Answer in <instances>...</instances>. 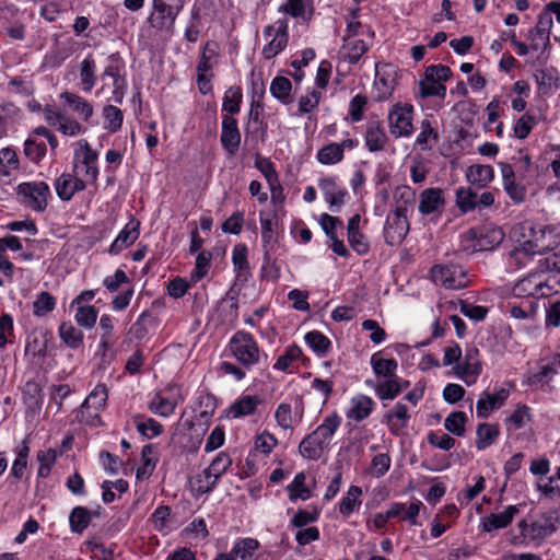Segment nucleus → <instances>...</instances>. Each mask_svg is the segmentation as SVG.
<instances>
[{
  "mask_svg": "<svg viewBox=\"0 0 560 560\" xmlns=\"http://www.w3.org/2000/svg\"><path fill=\"white\" fill-rule=\"evenodd\" d=\"M304 339L307 346L319 357L325 355L331 346L330 340L317 330L307 332Z\"/></svg>",
  "mask_w": 560,
  "mask_h": 560,
  "instance_id": "obj_38",
  "label": "nucleus"
},
{
  "mask_svg": "<svg viewBox=\"0 0 560 560\" xmlns=\"http://www.w3.org/2000/svg\"><path fill=\"white\" fill-rule=\"evenodd\" d=\"M365 145L370 152H378L385 149L388 138L380 120H370L366 124Z\"/></svg>",
  "mask_w": 560,
  "mask_h": 560,
  "instance_id": "obj_17",
  "label": "nucleus"
},
{
  "mask_svg": "<svg viewBox=\"0 0 560 560\" xmlns=\"http://www.w3.org/2000/svg\"><path fill=\"white\" fill-rule=\"evenodd\" d=\"M340 424L341 417L337 412H332L323 420V423L318 425L314 432L317 433V436H319L328 446Z\"/></svg>",
  "mask_w": 560,
  "mask_h": 560,
  "instance_id": "obj_31",
  "label": "nucleus"
},
{
  "mask_svg": "<svg viewBox=\"0 0 560 560\" xmlns=\"http://www.w3.org/2000/svg\"><path fill=\"white\" fill-rule=\"evenodd\" d=\"M153 8L158 13L156 18H150L153 27L158 30L164 28L167 20H170V25H173L177 16V11H174L172 5L165 3L163 0H153Z\"/></svg>",
  "mask_w": 560,
  "mask_h": 560,
  "instance_id": "obj_23",
  "label": "nucleus"
},
{
  "mask_svg": "<svg viewBox=\"0 0 560 560\" xmlns=\"http://www.w3.org/2000/svg\"><path fill=\"white\" fill-rule=\"evenodd\" d=\"M413 106L411 104H395L388 114L390 133L396 137H409L413 131Z\"/></svg>",
  "mask_w": 560,
  "mask_h": 560,
  "instance_id": "obj_6",
  "label": "nucleus"
},
{
  "mask_svg": "<svg viewBox=\"0 0 560 560\" xmlns=\"http://www.w3.org/2000/svg\"><path fill=\"white\" fill-rule=\"evenodd\" d=\"M95 68L96 65L91 55L84 58L80 63V83L82 91L85 93L91 92L96 83Z\"/></svg>",
  "mask_w": 560,
  "mask_h": 560,
  "instance_id": "obj_27",
  "label": "nucleus"
},
{
  "mask_svg": "<svg viewBox=\"0 0 560 560\" xmlns=\"http://www.w3.org/2000/svg\"><path fill=\"white\" fill-rule=\"evenodd\" d=\"M107 397L108 396L106 386L104 384H98L85 398V400L82 404V408H92L97 411L106 405Z\"/></svg>",
  "mask_w": 560,
  "mask_h": 560,
  "instance_id": "obj_43",
  "label": "nucleus"
},
{
  "mask_svg": "<svg viewBox=\"0 0 560 560\" xmlns=\"http://www.w3.org/2000/svg\"><path fill=\"white\" fill-rule=\"evenodd\" d=\"M466 177L471 185L483 188L493 179L494 172L490 165L474 164L468 167Z\"/></svg>",
  "mask_w": 560,
  "mask_h": 560,
  "instance_id": "obj_21",
  "label": "nucleus"
},
{
  "mask_svg": "<svg viewBox=\"0 0 560 560\" xmlns=\"http://www.w3.org/2000/svg\"><path fill=\"white\" fill-rule=\"evenodd\" d=\"M535 125L536 118L529 113H525L514 125V136L521 140L527 138Z\"/></svg>",
  "mask_w": 560,
  "mask_h": 560,
  "instance_id": "obj_55",
  "label": "nucleus"
},
{
  "mask_svg": "<svg viewBox=\"0 0 560 560\" xmlns=\"http://www.w3.org/2000/svg\"><path fill=\"white\" fill-rule=\"evenodd\" d=\"M140 235V221L131 217L129 222L119 232L112 243L108 252L110 255H118L125 248L131 246Z\"/></svg>",
  "mask_w": 560,
  "mask_h": 560,
  "instance_id": "obj_11",
  "label": "nucleus"
},
{
  "mask_svg": "<svg viewBox=\"0 0 560 560\" xmlns=\"http://www.w3.org/2000/svg\"><path fill=\"white\" fill-rule=\"evenodd\" d=\"M260 399L257 396L245 395L234 401L230 408L229 413L232 418H241L255 413Z\"/></svg>",
  "mask_w": 560,
  "mask_h": 560,
  "instance_id": "obj_25",
  "label": "nucleus"
},
{
  "mask_svg": "<svg viewBox=\"0 0 560 560\" xmlns=\"http://www.w3.org/2000/svg\"><path fill=\"white\" fill-rule=\"evenodd\" d=\"M24 155L35 164H38L47 152L45 142H37L32 137H28L24 142Z\"/></svg>",
  "mask_w": 560,
  "mask_h": 560,
  "instance_id": "obj_46",
  "label": "nucleus"
},
{
  "mask_svg": "<svg viewBox=\"0 0 560 560\" xmlns=\"http://www.w3.org/2000/svg\"><path fill=\"white\" fill-rule=\"evenodd\" d=\"M466 413L463 411H453L444 420V428L456 436L465 435Z\"/></svg>",
  "mask_w": 560,
  "mask_h": 560,
  "instance_id": "obj_45",
  "label": "nucleus"
},
{
  "mask_svg": "<svg viewBox=\"0 0 560 560\" xmlns=\"http://www.w3.org/2000/svg\"><path fill=\"white\" fill-rule=\"evenodd\" d=\"M232 261L234 269L238 272V277H247L249 265L247 261V248L245 245H236L233 249Z\"/></svg>",
  "mask_w": 560,
  "mask_h": 560,
  "instance_id": "obj_51",
  "label": "nucleus"
},
{
  "mask_svg": "<svg viewBox=\"0 0 560 560\" xmlns=\"http://www.w3.org/2000/svg\"><path fill=\"white\" fill-rule=\"evenodd\" d=\"M413 195L415 194L411 192L408 187L396 189L395 197L399 196V198H406V200L404 205L396 207V209L386 218L384 225V238L386 244L390 246L398 245L408 234L409 222L407 220V202H410Z\"/></svg>",
  "mask_w": 560,
  "mask_h": 560,
  "instance_id": "obj_1",
  "label": "nucleus"
},
{
  "mask_svg": "<svg viewBox=\"0 0 560 560\" xmlns=\"http://www.w3.org/2000/svg\"><path fill=\"white\" fill-rule=\"evenodd\" d=\"M509 397V390L501 388L495 394L483 392L482 396L477 400L476 413L478 418H488L493 409L504 405Z\"/></svg>",
  "mask_w": 560,
  "mask_h": 560,
  "instance_id": "obj_16",
  "label": "nucleus"
},
{
  "mask_svg": "<svg viewBox=\"0 0 560 560\" xmlns=\"http://www.w3.org/2000/svg\"><path fill=\"white\" fill-rule=\"evenodd\" d=\"M476 434V447L482 451L495 442L500 434V429L498 424L483 422L478 424Z\"/></svg>",
  "mask_w": 560,
  "mask_h": 560,
  "instance_id": "obj_26",
  "label": "nucleus"
},
{
  "mask_svg": "<svg viewBox=\"0 0 560 560\" xmlns=\"http://www.w3.org/2000/svg\"><path fill=\"white\" fill-rule=\"evenodd\" d=\"M59 337L71 349H78L83 345V332L71 323H62L59 326Z\"/></svg>",
  "mask_w": 560,
  "mask_h": 560,
  "instance_id": "obj_32",
  "label": "nucleus"
},
{
  "mask_svg": "<svg viewBox=\"0 0 560 560\" xmlns=\"http://www.w3.org/2000/svg\"><path fill=\"white\" fill-rule=\"evenodd\" d=\"M103 117L105 120L104 128L112 133L117 132L122 125V112L114 105H105L103 108Z\"/></svg>",
  "mask_w": 560,
  "mask_h": 560,
  "instance_id": "obj_40",
  "label": "nucleus"
},
{
  "mask_svg": "<svg viewBox=\"0 0 560 560\" xmlns=\"http://www.w3.org/2000/svg\"><path fill=\"white\" fill-rule=\"evenodd\" d=\"M305 474L298 472L293 481L287 487L289 491V499L295 501L296 499L307 500L311 497V491L305 487Z\"/></svg>",
  "mask_w": 560,
  "mask_h": 560,
  "instance_id": "obj_44",
  "label": "nucleus"
},
{
  "mask_svg": "<svg viewBox=\"0 0 560 560\" xmlns=\"http://www.w3.org/2000/svg\"><path fill=\"white\" fill-rule=\"evenodd\" d=\"M504 232L494 225L471 228L463 235L464 240L475 242L472 250H492L504 240Z\"/></svg>",
  "mask_w": 560,
  "mask_h": 560,
  "instance_id": "obj_3",
  "label": "nucleus"
},
{
  "mask_svg": "<svg viewBox=\"0 0 560 560\" xmlns=\"http://www.w3.org/2000/svg\"><path fill=\"white\" fill-rule=\"evenodd\" d=\"M232 459L231 457L221 452L215 456V458L211 462L210 466L207 467V472H212L213 477L220 478L222 474H224L228 468L231 466Z\"/></svg>",
  "mask_w": 560,
  "mask_h": 560,
  "instance_id": "obj_59",
  "label": "nucleus"
},
{
  "mask_svg": "<svg viewBox=\"0 0 560 560\" xmlns=\"http://www.w3.org/2000/svg\"><path fill=\"white\" fill-rule=\"evenodd\" d=\"M445 207L443 190L438 187L427 188L420 194L419 211L423 215L441 214Z\"/></svg>",
  "mask_w": 560,
  "mask_h": 560,
  "instance_id": "obj_13",
  "label": "nucleus"
},
{
  "mask_svg": "<svg viewBox=\"0 0 560 560\" xmlns=\"http://www.w3.org/2000/svg\"><path fill=\"white\" fill-rule=\"evenodd\" d=\"M368 104V98L365 95L357 94L349 104V116L351 121L358 122L362 120L364 108Z\"/></svg>",
  "mask_w": 560,
  "mask_h": 560,
  "instance_id": "obj_60",
  "label": "nucleus"
},
{
  "mask_svg": "<svg viewBox=\"0 0 560 560\" xmlns=\"http://www.w3.org/2000/svg\"><path fill=\"white\" fill-rule=\"evenodd\" d=\"M69 522L71 530L81 534L91 522V513L86 508L75 506L70 513Z\"/></svg>",
  "mask_w": 560,
  "mask_h": 560,
  "instance_id": "obj_41",
  "label": "nucleus"
},
{
  "mask_svg": "<svg viewBox=\"0 0 560 560\" xmlns=\"http://www.w3.org/2000/svg\"><path fill=\"white\" fill-rule=\"evenodd\" d=\"M79 148L74 151V160L83 167L84 176L92 183H95L98 176L96 162L98 154L92 150L89 142L84 139L78 142Z\"/></svg>",
  "mask_w": 560,
  "mask_h": 560,
  "instance_id": "obj_10",
  "label": "nucleus"
},
{
  "mask_svg": "<svg viewBox=\"0 0 560 560\" xmlns=\"http://www.w3.org/2000/svg\"><path fill=\"white\" fill-rule=\"evenodd\" d=\"M22 203L34 211L43 212L47 208L50 188L45 182L22 183L16 188Z\"/></svg>",
  "mask_w": 560,
  "mask_h": 560,
  "instance_id": "obj_4",
  "label": "nucleus"
},
{
  "mask_svg": "<svg viewBox=\"0 0 560 560\" xmlns=\"http://www.w3.org/2000/svg\"><path fill=\"white\" fill-rule=\"evenodd\" d=\"M198 405L200 408H203L199 412V417L203 419L205 422L207 423L213 416L214 410L217 408V398L209 393L202 394L198 398Z\"/></svg>",
  "mask_w": 560,
  "mask_h": 560,
  "instance_id": "obj_58",
  "label": "nucleus"
},
{
  "mask_svg": "<svg viewBox=\"0 0 560 560\" xmlns=\"http://www.w3.org/2000/svg\"><path fill=\"white\" fill-rule=\"evenodd\" d=\"M526 421H530L529 407L522 404H518L514 412L505 419L506 425L514 430L523 428Z\"/></svg>",
  "mask_w": 560,
  "mask_h": 560,
  "instance_id": "obj_53",
  "label": "nucleus"
},
{
  "mask_svg": "<svg viewBox=\"0 0 560 560\" xmlns=\"http://www.w3.org/2000/svg\"><path fill=\"white\" fill-rule=\"evenodd\" d=\"M58 197L62 201H69L72 198V175L62 174L55 183Z\"/></svg>",
  "mask_w": 560,
  "mask_h": 560,
  "instance_id": "obj_62",
  "label": "nucleus"
},
{
  "mask_svg": "<svg viewBox=\"0 0 560 560\" xmlns=\"http://www.w3.org/2000/svg\"><path fill=\"white\" fill-rule=\"evenodd\" d=\"M542 238L544 237H541L539 234H537V236H535L534 238H529V240L525 241L521 246V250L524 252L528 256H533L535 254L544 255L547 252L553 249L555 246L557 245L556 243H553V245H551V244L545 245L541 242ZM518 252H520V249H515L511 253V255L514 256Z\"/></svg>",
  "mask_w": 560,
  "mask_h": 560,
  "instance_id": "obj_39",
  "label": "nucleus"
},
{
  "mask_svg": "<svg viewBox=\"0 0 560 560\" xmlns=\"http://www.w3.org/2000/svg\"><path fill=\"white\" fill-rule=\"evenodd\" d=\"M558 368H560V353L555 354L549 363L541 365L538 372L530 374L528 384L530 386L547 384L558 373Z\"/></svg>",
  "mask_w": 560,
  "mask_h": 560,
  "instance_id": "obj_22",
  "label": "nucleus"
},
{
  "mask_svg": "<svg viewBox=\"0 0 560 560\" xmlns=\"http://www.w3.org/2000/svg\"><path fill=\"white\" fill-rule=\"evenodd\" d=\"M536 83L544 94H548L553 88H558V70L555 67L536 70Z\"/></svg>",
  "mask_w": 560,
  "mask_h": 560,
  "instance_id": "obj_30",
  "label": "nucleus"
},
{
  "mask_svg": "<svg viewBox=\"0 0 560 560\" xmlns=\"http://www.w3.org/2000/svg\"><path fill=\"white\" fill-rule=\"evenodd\" d=\"M318 187L322 189L325 201L329 205L332 212H338L345 203L348 195L345 188H338L335 178L324 177L318 180Z\"/></svg>",
  "mask_w": 560,
  "mask_h": 560,
  "instance_id": "obj_14",
  "label": "nucleus"
},
{
  "mask_svg": "<svg viewBox=\"0 0 560 560\" xmlns=\"http://www.w3.org/2000/svg\"><path fill=\"white\" fill-rule=\"evenodd\" d=\"M289 39L273 35V37L262 48V57L267 60L275 58L279 52H281L288 45Z\"/></svg>",
  "mask_w": 560,
  "mask_h": 560,
  "instance_id": "obj_57",
  "label": "nucleus"
},
{
  "mask_svg": "<svg viewBox=\"0 0 560 560\" xmlns=\"http://www.w3.org/2000/svg\"><path fill=\"white\" fill-rule=\"evenodd\" d=\"M243 100L242 89L238 86H231L225 92L222 103V109L228 113L226 116H232L240 113L241 103Z\"/></svg>",
  "mask_w": 560,
  "mask_h": 560,
  "instance_id": "obj_34",
  "label": "nucleus"
},
{
  "mask_svg": "<svg viewBox=\"0 0 560 560\" xmlns=\"http://www.w3.org/2000/svg\"><path fill=\"white\" fill-rule=\"evenodd\" d=\"M478 357L479 350L476 347L467 348L464 361L453 368L454 373L463 378L468 386L475 384L481 374L482 365Z\"/></svg>",
  "mask_w": 560,
  "mask_h": 560,
  "instance_id": "obj_8",
  "label": "nucleus"
},
{
  "mask_svg": "<svg viewBox=\"0 0 560 560\" xmlns=\"http://www.w3.org/2000/svg\"><path fill=\"white\" fill-rule=\"evenodd\" d=\"M456 206L463 213L477 209V192L470 187L456 189Z\"/></svg>",
  "mask_w": 560,
  "mask_h": 560,
  "instance_id": "obj_36",
  "label": "nucleus"
},
{
  "mask_svg": "<svg viewBox=\"0 0 560 560\" xmlns=\"http://www.w3.org/2000/svg\"><path fill=\"white\" fill-rule=\"evenodd\" d=\"M259 542L254 538H244L238 540L232 548L234 558L240 557L242 560H247L258 549Z\"/></svg>",
  "mask_w": 560,
  "mask_h": 560,
  "instance_id": "obj_50",
  "label": "nucleus"
},
{
  "mask_svg": "<svg viewBox=\"0 0 560 560\" xmlns=\"http://www.w3.org/2000/svg\"><path fill=\"white\" fill-rule=\"evenodd\" d=\"M371 365L375 375L385 378L395 376L398 368V363L395 359H384L381 358L378 353H374L371 357Z\"/></svg>",
  "mask_w": 560,
  "mask_h": 560,
  "instance_id": "obj_33",
  "label": "nucleus"
},
{
  "mask_svg": "<svg viewBox=\"0 0 560 560\" xmlns=\"http://www.w3.org/2000/svg\"><path fill=\"white\" fill-rule=\"evenodd\" d=\"M327 447V444L313 431L300 442L299 452L306 459L317 460Z\"/></svg>",
  "mask_w": 560,
  "mask_h": 560,
  "instance_id": "obj_19",
  "label": "nucleus"
},
{
  "mask_svg": "<svg viewBox=\"0 0 560 560\" xmlns=\"http://www.w3.org/2000/svg\"><path fill=\"white\" fill-rule=\"evenodd\" d=\"M133 422L138 432L147 439H153L163 432V425L153 418L143 420L142 416L136 415Z\"/></svg>",
  "mask_w": 560,
  "mask_h": 560,
  "instance_id": "obj_35",
  "label": "nucleus"
},
{
  "mask_svg": "<svg viewBox=\"0 0 560 560\" xmlns=\"http://www.w3.org/2000/svg\"><path fill=\"white\" fill-rule=\"evenodd\" d=\"M56 299L47 291L40 292L33 302V313L35 316L42 317L54 311Z\"/></svg>",
  "mask_w": 560,
  "mask_h": 560,
  "instance_id": "obj_47",
  "label": "nucleus"
},
{
  "mask_svg": "<svg viewBox=\"0 0 560 560\" xmlns=\"http://www.w3.org/2000/svg\"><path fill=\"white\" fill-rule=\"evenodd\" d=\"M557 517L552 514H541L535 518L530 524L525 520L518 522L521 535L530 540H541L557 530Z\"/></svg>",
  "mask_w": 560,
  "mask_h": 560,
  "instance_id": "obj_7",
  "label": "nucleus"
},
{
  "mask_svg": "<svg viewBox=\"0 0 560 560\" xmlns=\"http://www.w3.org/2000/svg\"><path fill=\"white\" fill-rule=\"evenodd\" d=\"M430 277L434 283L446 289H464L467 287L465 280L466 271L458 265H434L430 269Z\"/></svg>",
  "mask_w": 560,
  "mask_h": 560,
  "instance_id": "obj_5",
  "label": "nucleus"
},
{
  "mask_svg": "<svg viewBox=\"0 0 560 560\" xmlns=\"http://www.w3.org/2000/svg\"><path fill=\"white\" fill-rule=\"evenodd\" d=\"M60 97L66 102V104L71 107L73 112L81 115L84 120H89L93 115V106L90 102H88L82 96L72 93V92H63L60 94Z\"/></svg>",
  "mask_w": 560,
  "mask_h": 560,
  "instance_id": "obj_24",
  "label": "nucleus"
},
{
  "mask_svg": "<svg viewBox=\"0 0 560 560\" xmlns=\"http://www.w3.org/2000/svg\"><path fill=\"white\" fill-rule=\"evenodd\" d=\"M362 494V489L358 486H351L347 492V495L342 498L339 504V512L343 516H349L361 505L360 497Z\"/></svg>",
  "mask_w": 560,
  "mask_h": 560,
  "instance_id": "obj_37",
  "label": "nucleus"
},
{
  "mask_svg": "<svg viewBox=\"0 0 560 560\" xmlns=\"http://www.w3.org/2000/svg\"><path fill=\"white\" fill-rule=\"evenodd\" d=\"M375 393L381 400L395 399L401 393L400 377L395 375L376 384Z\"/></svg>",
  "mask_w": 560,
  "mask_h": 560,
  "instance_id": "obj_29",
  "label": "nucleus"
},
{
  "mask_svg": "<svg viewBox=\"0 0 560 560\" xmlns=\"http://www.w3.org/2000/svg\"><path fill=\"white\" fill-rule=\"evenodd\" d=\"M419 94L422 98L436 96L442 100L446 96V86L443 83H422L419 82Z\"/></svg>",
  "mask_w": 560,
  "mask_h": 560,
  "instance_id": "obj_61",
  "label": "nucleus"
},
{
  "mask_svg": "<svg viewBox=\"0 0 560 560\" xmlns=\"http://www.w3.org/2000/svg\"><path fill=\"white\" fill-rule=\"evenodd\" d=\"M149 408L155 415L161 417H168L174 412L176 408V401L156 394L151 400Z\"/></svg>",
  "mask_w": 560,
  "mask_h": 560,
  "instance_id": "obj_49",
  "label": "nucleus"
},
{
  "mask_svg": "<svg viewBox=\"0 0 560 560\" xmlns=\"http://www.w3.org/2000/svg\"><path fill=\"white\" fill-rule=\"evenodd\" d=\"M97 316L98 311L94 306L80 305L77 308L74 317L79 326L84 327L86 329H91L94 327Z\"/></svg>",
  "mask_w": 560,
  "mask_h": 560,
  "instance_id": "obj_48",
  "label": "nucleus"
},
{
  "mask_svg": "<svg viewBox=\"0 0 560 560\" xmlns=\"http://www.w3.org/2000/svg\"><path fill=\"white\" fill-rule=\"evenodd\" d=\"M230 350L245 369H250L260 361L259 347L249 332L243 330L235 332L230 340Z\"/></svg>",
  "mask_w": 560,
  "mask_h": 560,
  "instance_id": "obj_2",
  "label": "nucleus"
},
{
  "mask_svg": "<svg viewBox=\"0 0 560 560\" xmlns=\"http://www.w3.org/2000/svg\"><path fill=\"white\" fill-rule=\"evenodd\" d=\"M291 91L292 83L288 78L278 75L271 81V95L284 105H288L292 102Z\"/></svg>",
  "mask_w": 560,
  "mask_h": 560,
  "instance_id": "obj_28",
  "label": "nucleus"
},
{
  "mask_svg": "<svg viewBox=\"0 0 560 560\" xmlns=\"http://www.w3.org/2000/svg\"><path fill=\"white\" fill-rule=\"evenodd\" d=\"M241 131L237 119L232 116H223L221 124L220 142L229 155H235L241 144Z\"/></svg>",
  "mask_w": 560,
  "mask_h": 560,
  "instance_id": "obj_9",
  "label": "nucleus"
},
{
  "mask_svg": "<svg viewBox=\"0 0 560 560\" xmlns=\"http://www.w3.org/2000/svg\"><path fill=\"white\" fill-rule=\"evenodd\" d=\"M261 225V241L264 248V262L270 264L271 253L275 252L278 245L277 226L278 223L270 218H265L264 212H260Z\"/></svg>",
  "mask_w": 560,
  "mask_h": 560,
  "instance_id": "obj_15",
  "label": "nucleus"
},
{
  "mask_svg": "<svg viewBox=\"0 0 560 560\" xmlns=\"http://www.w3.org/2000/svg\"><path fill=\"white\" fill-rule=\"evenodd\" d=\"M243 223L244 213L236 211L222 223L221 229L224 233L237 235L242 232Z\"/></svg>",
  "mask_w": 560,
  "mask_h": 560,
  "instance_id": "obj_64",
  "label": "nucleus"
},
{
  "mask_svg": "<svg viewBox=\"0 0 560 560\" xmlns=\"http://www.w3.org/2000/svg\"><path fill=\"white\" fill-rule=\"evenodd\" d=\"M459 311L463 315L476 322L483 320L488 314V308L486 306L474 305L464 300L459 301Z\"/></svg>",
  "mask_w": 560,
  "mask_h": 560,
  "instance_id": "obj_54",
  "label": "nucleus"
},
{
  "mask_svg": "<svg viewBox=\"0 0 560 560\" xmlns=\"http://www.w3.org/2000/svg\"><path fill=\"white\" fill-rule=\"evenodd\" d=\"M302 353V349L298 345H291L287 347L284 353L278 358L273 368L280 371H287L292 362L298 360Z\"/></svg>",
  "mask_w": 560,
  "mask_h": 560,
  "instance_id": "obj_52",
  "label": "nucleus"
},
{
  "mask_svg": "<svg viewBox=\"0 0 560 560\" xmlns=\"http://www.w3.org/2000/svg\"><path fill=\"white\" fill-rule=\"evenodd\" d=\"M518 513L516 505H509L503 512L490 514L481 521L483 532L490 533L492 530L505 528Z\"/></svg>",
  "mask_w": 560,
  "mask_h": 560,
  "instance_id": "obj_18",
  "label": "nucleus"
},
{
  "mask_svg": "<svg viewBox=\"0 0 560 560\" xmlns=\"http://www.w3.org/2000/svg\"><path fill=\"white\" fill-rule=\"evenodd\" d=\"M374 401L371 397L359 395L351 400V408L347 412V417L357 422L368 418L373 409Z\"/></svg>",
  "mask_w": 560,
  "mask_h": 560,
  "instance_id": "obj_20",
  "label": "nucleus"
},
{
  "mask_svg": "<svg viewBox=\"0 0 560 560\" xmlns=\"http://www.w3.org/2000/svg\"><path fill=\"white\" fill-rule=\"evenodd\" d=\"M348 236V243L350 247L358 254V255H365L370 250V244L360 231L359 232H352L347 233Z\"/></svg>",
  "mask_w": 560,
  "mask_h": 560,
  "instance_id": "obj_63",
  "label": "nucleus"
},
{
  "mask_svg": "<svg viewBox=\"0 0 560 560\" xmlns=\"http://www.w3.org/2000/svg\"><path fill=\"white\" fill-rule=\"evenodd\" d=\"M409 420L410 415L407 406L397 402L390 411L384 415L382 422L387 425L393 435L399 436L404 433Z\"/></svg>",
  "mask_w": 560,
  "mask_h": 560,
  "instance_id": "obj_12",
  "label": "nucleus"
},
{
  "mask_svg": "<svg viewBox=\"0 0 560 560\" xmlns=\"http://www.w3.org/2000/svg\"><path fill=\"white\" fill-rule=\"evenodd\" d=\"M343 159V152L340 145L336 142H331L323 147L317 152V160L319 163L325 165H332L340 162Z\"/></svg>",
  "mask_w": 560,
  "mask_h": 560,
  "instance_id": "obj_42",
  "label": "nucleus"
},
{
  "mask_svg": "<svg viewBox=\"0 0 560 560\" xmlns=\"http://www.w3.org/2000/svg\"><path fill=\"white\" fill-rule=\"evenodd\" d=\"M171 508L168 505H160L152 514L154 528L160 533H167L168 521L171 516Z\"/></svg>",
  "mask_w": 560,
  "mask_h": 560,
  "instance_id": "obj_56",
  "label": "nucleus"
}]
</instances>
